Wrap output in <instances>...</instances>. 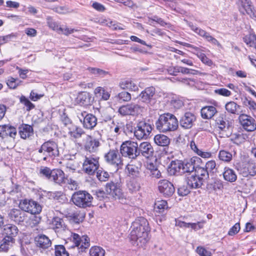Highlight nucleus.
<instances>
[{
    "label": "nucleus",
    "mask_w": 256,
    "mask_h": 256,
    "mask_svg": "<svg viewBox=\"0 0 256 256\" xmlns=\"http://www.w3.org/2000/svg\"><path fill=\"white\" fill-rule=\"evenodd\" d=\"M130 240L139 247L144 246L149 240L150 228L146 219L139 217L132 224Z\"/></svg>",
    "instance_id": "1"
},
{
    "label": "nucleus",
    "mask_w": 256,
    "mask_h": 256,
    "mask_svg": "<svg viewBox=\"0 0 256 256\" xmlns=\"http://www.w3.org/2000/svg\"><path fill=\"white\" fill-rule=\"evenodd\" d=\"M155 125L159 132L166 133L176 130L178 126V122L174 114L167 112L159 116Z\"/></svg>",
    "instance_id": "2"
},
{
    "label": "nucleus",
    "mask_w": 256,
    "mask_h": 256,
    "mask_svg": "<svg viewBox=\"0 0 256 256\" xmlns=\"http://www.w3.org/2000/svg\"><path fill=\"white\" fill-rule=\"evenodd\" d=\"M40 154L39 162L47 161L49 158H54L58 156L60 152L58 144L52 140L44 142L38 150Z\"/></svg>",
    "instance_id": "3"
},
{
    "label": "nucleus",
    "mask_w": 256,
    "mask_h": 256,
    "mask_svg": "<svg viewBox=\"0 0 256 256\" xmlns=\"http://www.w3.org/2000/svg\"><path fill=\"white\" fill-rule=\"evenodd\" d=\"M93 198L86 190H78L74 192L71 198V202L80 208L90 207L92 204Z\"/></svg>",
    "instance_id": "4"
},
{
    "label": "nucleus",
    "mask_w": 256,
    "mask_h": 256,
    "mask_svg": "<svg viewBox=\"0 0 256 256\" xmlns=\"http://www.w3.org/2000/svg\"><path fill=\"white\" fill-rule=\"evenodd\" d=\"M152 130V126L148 121L145 120H139L134 128V135L138 140H146Z\"/></svg>",
    "instance_id": "5"
},
{
    "label": "nucleus",
    "mask_w": 256,
    "mask_h": 256,
    "mask_svg": "<svg viewBox=\"0 0 256 256\" xmlns=\"http://www.w3.org/2000/svg\"><path fill=\"white\" fill-rule=\"evenodd\" d=\"M52 226L55 232L60 237L68 238L72 234L65 224L62 218L56 216L52 220Z\"/></svg>",
    "instance_id": "6"
},
{
    "label": "nucleus",
    "mask_w": 256,
    "mask_h": 256,
    "mask_svg": "<svg viewBox=\"0 0 256 256\" xmlns=\"http://www.w3.org/2000/svg\"><path fill=\"white\" fill-rule=\"evenodd\" d=\"M138 148V144L137 142L127 140L123 142L122 144L120 152L122 156L134 159L137 157Z\"/></svg>",
    "instance_id": "7"
},
{
    "label": "nucleus",
    "mask_w": 256,
    "mask_h": 256,
    "mask_svg": "<svg viewBox=\"0 0 256 256\" xmlns=\"http://www.w3.org/2000/svg\"><path fill=\"white\" fill-rule=\"evenodd\" d=\"M79 144L83 147L86 151L94 153L98 151L100 143L98 139L86 134L83 137L82 142Z\"/></svg>",
    "instance_id": "8"
},
{
    "label": "nucleus",
    "mask_w": 256,
    "mask_h": 256,
    "mask_svg": "<svg viewBox=\"0 0 256 256\" xmlns=\"http://www.w3.org/2000/svg\"><path fill=\"white\" fill-rule=\"evenodd\" d=\"M99 158L98 156H86L82 164V170L88 175H93L98 170Z\"/></svg>",
    "instance_id": "9"
},
{
    "label": "nucleus",
    "mask_w": 256,
    "mask_h": 256,
    "mask_svg": "<svg viewBox=\"0 0 256 256\" xmlns=\"http://www.w3.org/2000/svg\"><path fill=\"white\" fill-rule=\"evenodd\" d=\"M77 116L86 129L92 130L97 124V118L94 114H88L86 111L78 112Z\"/></svg>",
    "instance_id": "10"
},
{
    "label": "nucleus",
    "mask_w": 256,
    "mask_h": 256,
    "mask_svg": "<svg viewBox=\"0 0 256 256\" xmlns=\"http://www.w3.org/2000/svg\"><path fill=\"white\" fill-rule=\"evenodd\" d=\"M155 93L156 90L154 87H148L139 94V100L142 102L146 104L148 106H152L156 102V99L154 98Z\"/></svg>",
    "instance_id": "11"
},
{
    "label": "nucleus",
    "mask_w": 256,
    "mask_h": 256,
    "mask_svg": "<svg viewBox=\"0 0 256 256\" xmlns=\"http://www.w3.org/2000/svg\"><path fill=\"white\" fill-rule=\"evenodd\" d=\"M144 108L138 104L130 103L120 107L118 112L122 116L138 115L143 110Z\"/></svg>",
    "instance_id": "12"
},
{
    "label": "nucleus",
    "mask_w": 256,
    "mask_h": 256,
    "mask_svg": "<svg viewBox=\"0 0 256 256\" xmlns=\"http://www.w3.org/2000/svg\"><path fill=\"white\" fill-rule=\"evenodd\" d=\"M20 208L23 211L32 214H39L42 211L41 206L32 200H24L20 203Z\"/></svg>",
    "instance_id": "13"
},
{
    "label": "nucleus",
    "mask_w": 256,
    "mask_h": 256,
    "mask_svg": "<svg viewBox=\"0 0 256 256\" xmlns=\"http://www.w3.org/2000/svg\"><path fill=\"white\" fill-rule=\"evenodd\" d=\"M238 120L242 128L246 131L251 132L256 130V122L252 116L241 114L238 117Z\"/></svg>",
    "instance_id": "14"
},
{
    "label": "nucleus",
    "mask_w": 256,
    "mask_h": 256,
    "mask_svg": "<svg viewBox=\"0 0 256 256\" xmlns=\"http://www.w3.org/2000/svg\"><path fill=\"white\" fill-rule=\"evenodd\" d=\"M106 190L114 198L120 199L124 197V194L121 188V184L118 182H110L106 184Z\"/></svg>",
    "instance_id": "15"
},
{
    "label": "nucleus",
    "mask_w": 256,
    "mask_h": 256,
    "mask_svg": "<svg viewBox=\"0 0 256 256\" xmlns=\"http://www.w3.org/2000/svg\"><path fill=\"white\" fill-rule=\"evenodd\" d=\"M158 188L160 192L165 197L171 196L175 191L172 184L166 180H162L158 182Z\"/></svg>",
    "instance_id": "16"
},
{
    "label": "nucleus",
    "mask_w": 256,
    "mask_h": 256,
    "mask_svg": "<svg viewBox=\"0 0 256 256\" xmlns=\"http://www.w3.org/2000/svg\"><path fill=\"white\" fill-rule=\"evenodd\" d=\"M154 154V149L152 145L148 142H141L137 150V157L140 155L146 158H149L153 156Z\"/></svg>",
    "instance_id": "17"
},
{
    "label": "nucleus",
    "mask_w": 256,
    "mask_h": 256,
    "mask_svg": "<svg viewBox=\"0 0 256 256\" xmlns=\"http://www.w3.org/2000/svg\"><path fill=\"white\" fill-rule=\"evenodd\" d=\"M104 158L108 163L118 168L122 164L120 155L117 150H110L105 154Z\"/></svg>",
    "instance_id": "18"
},
{
    "label": "nucleus",
    "mask_w": 256,
    "mask_h": 256,
    "mask_svg": "<svg viewBox=\"0 0 256 256\" xmlns=\"http://www.w3.org/2000/svg\"><path fill=\"white\" fill-rule=\"evenodd\" d=\"M196 116L190 112H186L180 118V126L184 129L191 128L196 121Z\"/></svg>",
    "instance_id": "19"
},
{
    "label": "nucleus",
    "mask_w": 256,
    "mask_h": 256,
    "mask_svg": "<svg viewBox=\"0 0 256 256\" xmlns=\"http://www.w3.org/2000/svg\"><path fill=\"white\" fill-rule=\"evenodd\" d=\"M240 10L243 14L246 13L252 18H256L255 11L250 0H239Z\"/></svg>",
    "instance_id": "20"
},
{
    "label": "nucleus",
    "mask_w": 256,
    "mask_h": 256,
    "mask_svg": "<svg viewBox=\"0 0 256 256\" xmlns=\"http://www.w3.org/2000/svg\"><path fill=\"white\" fill-rule=\"evenodd\" d=\"M68 180V176L60 168L52 169L50 180L59 185L65 184Z\"/></svg>",
    "instance_id": "21"
},
{
    "label": "nucleus",
    "mask_w": 256,
    "mask_h": 256,
    "mask_svg": "<svg viewBox=\"0 0 256 256\" xmlns=\"http://www.w3.org/2000/svg\"><path fill=\"white\" fill-rule=\"evenodd\" d=\"M238 170L243 177L250 178L256 174V166L254 163H248L240 166Z\"/></svg>",
    "instance_id": "22"
},
{
    "label": "nucleus",
    "mask_w": 256,
    "mask_h": 256,
    "mask_svg": "<svg viewBox=\"0 0 256 256\" xmlns=\"http://www.w3.org/2000/svg\"><path fill=\"white\" fill-rule=\"evenodd\" d=\"M94 98L88 92H82L78 94L75 98V102L80 106H88L92 104Z\"/></svg>",
    "instance_id": "23"
},
{
    "label": "nucleus",
    "mask_w": 256,
    "mask_h": 256,
    "mask_svg": "<svg viewBox=\"0 0 256 256\" xmlns=\"http://www.w3.org/2000/svg\"><path fill=\"white\" fill-rule=\"evenodd\" d=\"M71 237L76 246H78L82 250L86 249L89 247L90 238L88 236H83L82 238H80L78 234L72 233Z\"/></svg>",
    "instance_id": "24"
},
{
    "label": "nucleus",
    "mask_w": 256,
    "mask_h": 256,
    "mask_svg": "<svg viewBox=\"0 0 256 256\" xmlns=\"http://www.w3.org/2000/svg\"><path fill=\"white\" fill-rule=\"evenodd\" d=\"M18 232V227L13 224H8L4 225L3 228L2 234L4 237L8 238L12 240H15Z\"/></svg>",
    "instance_id": "25"
},
{
    "label": "nucleus",
    "mask_w": 256,
    "mask_h": 256,
    "mask_svg": "<svg viewBox=\"0 0 256 256\" xmlns=\"http://www.w3.org/2000/svg\"><path fill=\"white\" fill-rule=\"evenodd\" d=\"M200 159L197 156H194L188 160H186L182 162V173H191L195 170L196 167V162H198Z\"/></svg>",
    "instance_id": "26"
},
{
    "label": "nucleus",
    "mask_w": 256,
    "mask_h": 256,
    "mask_svg": "<svg viewBox=\"0 0 256 256\" xmlns=\"http://www.w3.org/2000/svg\"><path fill=\"white\" fill-rule=\"evenodd\" d=\"M17 134L16 128L8 125L0 126V137L2 138L9 136L14 138Z\"/></svg>",
    "instance_id": "27"
},
{
    "label": "nucleus",
    "mask_w": 256,
    "mask_h": 256,
    "mask_svg": "<svg viewBox=\"0 0 256 256\" xmlns=\"http://www.w3.org/2000/svg\"><path fill=\"white\" fill-rule=\"evenodd\" d=\"M68 134L72 140H76L86 135L84 130L80 127L72 126L68 128Z\"/></svg>",
    "instance_id": "28"
},
{
    "label": "nucleus",
    "mask_w": 256,
    "mask_h": 256,
    "mask_svg": "<svg viewBox=\"0 0 256 256\" xmlns=\"http://www.w3.org/2000/svg\"><path fill=\"white\" fill-rule=\"evenodd\" d=\"M25 212L22 209L13 208L8 214L10 218L16 222H20L24 221Z\"/></svg>",
    "instance_id": "29"
},
{
    "label": "nucleus",
    "mask_w": 256,
    "mask_h": 256,
    "mask_svg": "<svg viewBox=\"0 0 256 256\" xmlns=\"http://www.w3.org/2000/svg\"><path fill=\"white\" fill-rule=\"evenodd\" d=\"M18 133L22 138L26 139L34 134V130L31 126L22 124L18 128Z\"/></svg>",
    "instance_id": "30"
},
{
    "label": "nucleus",
    "mask_w": 256,
    "mask_h": 256,
    "mask_svg": "<svg viewBox=\"0 0 256 256\" xmlns=\"http://www.w3.org/2000/svg\"><path fill=\"white\" fill-rule=\"evenodd\" d=\"M186 182L189 187L192 188H200L204 184V182L194 174H190L187 177Z\"/></svg>",
    "instance_id": "31"
},
{
    "label": "nucleus",
    "mask_w": 256,
    "mask_h": 256,
    "mask_svg": "<svg viewBox=\"0 0 256 256\" xmlns=\"http://www.w3.org/2000/svg\"><path fill=\"white\" fill-rule=\"evenodd\" d=\"M35 242L37 246L42 248H47L51 244V242L45 235H39L35 238Z\"/></svg>",
    "instance_id": "32"
},
{
    "label": "nucleus",
    "mask_w": 256,
    "mask_h": 256,
    "mask_svg": "<svg viewBox=\"0 0 256 256\" xmlns=\"http://www.w3.org/2000/svg\"><path fill=\"white\" fill-rule=\"evenodd\" d=\"M222 175L224 180L230 182H235L237 180V175L235 171L228 167L224 168Z\"/></svg>",
    "instance_id": "33"
},
{
    "label": "nucleus",
    "mask_w": 256,
    "mask_h": 256,
    "mask_svg": "<svg viewBox=\"0 0 256 256\" xmlns=\"http://www.w3.org/2000/svg\"><path fill=\"white\" fill-rule=\"evenodd\" d=\"M119 86L122 89L128 90L130 91H137L138 90V86L132 80L128 79H123L119 83Z\"/></svg>",
    "instance_id": "34"
},
{
    "label": "nucleus",
    "mask_w": 256,
    "mask_h": 256,
    "mask_svg": "<svg viewBox=\"0 0 256 256\" xmlns=\"http://www.w3.org/2000/svg\"><path fill=\"white\" fill-rule=\"evenodd\" d=\"M182 162L180 160L172 161L168 167V172L170 174H182Z\"/></svg>",
    "instance_id": "35"
},
{
    "label": "nucleus",
    "mask_w": 256,
    "mask_h": 256,
    "mask_svg": "<svg viewBox=\"0 0 256 256\" xmlns=\"http://www.w3.org/2000/svg\"><path fill=\"white\" fill-rule=\"evenodd\" d=\"M217 112L216 109L214 106H206L201 110V115L203 118L210 119Z\"/></svg>",
    "instance_id": "36"
},
{
    "label": "nucleus",
    "mask_w": 256,
    "mask_h": 256,
    "mask_svg": "<svg viewBox=\"0 0 256 256\" xmlns=\"http://www.w3.org/2000/svg\"><path fill=\"white\" fill-rule=\"evenodd\" d=\"M154 142L156 144L160 146H168L170 144V138L166 135L158 134L154 136Z\"/></svg>",
    "instance_id": "37"
},
{
    "label": "nucleus",
    "mask_w": 256,
    "mask_h": 256,
    "mask_svg": "<svg viewBox=\"0 0 256 256\" xmlns=\"http://www.w3.org/2000/svg\"><path fill=\"white\" fill-rule=\"evenodd\" d=\"M126 169L130 176L133 178H138L140 174L141 164H139L138 166L128 164L126 166Z\"/></svg>",
    "instance_id": "38"
},
{
    "label": "nucleus",
    "mask_w": 256,
    "mask_h": 256,
    "mask_svg": "<svg viewBox=\"0 0 256 256\" xmlns=\"http://www.w3.org/2000/svg\"><path fill=\"white\" fill-rule=\"evenodd\" d=\"M15 242V240H12L8 238L4 237L0 242V252H8L10 248L12 247Z\"/></svg>",
    "instance_id": "39"
},
{
    "label": "nucleus",
    "mask_w": 256,
    "mask_h": 256,
    "mask_svg": "<svg viewBox=\"0 0 256 256\" xmlns=\"http://www.w3.org/2000/svg\"><path fill=\"white\" fill-rule=\"evenodd\" d=\"M194 174L197 176L199 177L202 182H205L209 178L210 174L207 172L206 169L204 167L196 166Z\"/></svg>",
    "instance_id": "40"
},
{
    "label": "nucleus",
    "mask_w": 256,
    "mask_h": 256,
    "mask_svg": "<svg viewBox=\"0 0 256 256\" xmlns=\"http://www.w3.org/2000/svg\"><path fill=\"white\" fill-rule=\"evenodd\" d=\"M243 104L252 112L256 111V102L250 97L245 96L242 98Z\"/></svg>",
    "instance_id": "41"
},
{
    "label": "nucleus",
    "mask_w": 256,
    "mask_h": 256,
    "mask_svg": "<svg viewBox=\"0 0 256 256\" xmlns=\"http://www.w3.org/2000/svg\"><path fill=\"white\" fill-rule=\"evenodd\" d=\"M87 70L90 74L101 78L104 77L108 74V72L97 68L88 67Z\"/></svg>",
    "instance_id": "42"
},
{
    "label": "nucleus",
    "mask_w": 256,
    "mask_h": 256,
    "mask_svg": "<svg viewBox=\"0 0 256 256\" xmlns=\"http://www.w3.org/2000/svg\"><path fill=\"white\" fill-rule=\"evenodd\" d=\"M216 122L218 128L222 130H224L227 128H228L229 124L228 121L224 118L223 115L218 116L216 120Z\"/></svg>",
    "instance_id": "43"
},
{
    "label": "nucleus",
    "mask_w": 256,
    "mask_h": 256,
    "mask_svg": "<svg viewBox=\"0 0 256 256\" xmlns=\"http://www.w3.org/2000/svg\"><path fill=\"white\" fill-rule=\"evenodd\" d=\"M218 158L220 160L229 162L232 160V155L228 151L220 150L218 152Z\"/></svg>",
    "instance_id": "44"
},
{
    "label": "nucleus",
    "mask_w": 256,
    "mask_h": 256,
    "mask_svg": "<svg viewBox=\"0 0 256 256\" xmlns=\"http://www.w3.org/2000/svg\"><path fill=\"white\" fill-rule=\"evenodd\" d=\"M52 170L47 166H41L40 168L38 174L40 177L44 178L49 180L51 177Z\"/></svg>",
    "instance_id": "45"
},
{
    "label": "nucleus",
    "mask_w": 256,
    "mask_h": 256,
    "mask_svg": "<svg viewBox=\"0 0 256 256\" xmlns=\"http://www.w3.org/2000/svg\"><path fill=\"white\" fill-rule=\"evenodd\" d=\"M168 208V203L164 200H158L154 204V210L158 213L162 212L164 210Z\"/></svg>",
    "instance_id": "46"
},
{
    "label": "nucleus",
    "mask_w": 256,
    "mask_h": 256,
    "mask_svg": "<svg viewBox=\"0 0 256 256\" xmlns=\"http://www.w3.org/2000/svg\"><path fill=\"white\" fill-rule=\"evenodd\" d=\"M96 178L100 182H106L108 180L110 174L102 168H100L96 171Z\"/></svg>",
    "instance_id": "47"
},
{
    "label": "nucleus",
    "mask_w": 256,
    "mask_h": 256,
    "mask_svg": "<svg viewBox=\"0 0 256 256\" xmlns=\"http://www.w3.org/2000/svg\"><path fill=\"white\" fill-rule=\"evenodd\" d=\"M90 256H104L105 250L100 246H92L90 250Z\"/></svg>",
    "instance_id": "48"
},
{
    "label": "nucleus",
    "mask_w": 256,
    "mask_h": 256,
    "mask_svg": "<svg viewBox=\"0 0 256 256\" xmlns=\"http://www.w3.org/2000/svg\"><path fill=\"white\" fill-rule=\"evenodd\" d=\"M205 168L206 169L210 175L214 174L216 172V164L214 160H210L205 165Z\"/></svg>",
    "instance_id": "49"
},
{
    "label": "nucleus",
    "mask_w": 256,
    "mask_h": 256,
    "mask_svg": "<svg viewBox=\"0 0 256 256\" xmlns=\"http://www.w3.org/2000/svg\"><path fill=\"white\" fill-rule=\"evenodd\" d=\"M116 98L120 102H128L132 98L131 94L127 92H120L116 96Z\"/></svg>",
    "instance_id": "50"
},
{
    "label": "nucleus",
    "mask_w": 256,
    "mask_h": 256,
    "mask_svg": "<svg viewBox=\"0 0 256 256\" xmlns=\"http://www.w3.org/2000/svg\"><path fill=\"white\" fill-rule=\"evenodd\" d=\"M55 256H70L65 247L62 245L55 246Z\"/></svg>",
    "instance_id": "51"
},
{
    "label": "nucleus",
    "mask_w": 256,
    "mask_h": 256,
    "mask_svg": "<svg viewBox=\"0 0 256 256\" xmlns=\"http://www.w3.org/2000/svg\"><path fill=\"white\" fill-rule=\"evenodd\" d=\"M128 187L132 192L138 191L140 188V183L136 180H132L128 184Z\"/></svg>",
    "instance_id": "52"
},
{
    "label": "nucleus",
    "mask_w": 256,
    "mask_h": 256,
    "mask_svg": "<svg viewBox=\"0 0 256 256\" xmlns=\"http://www.w3.org/2000/svg\"><path fill=\"white\" fill-rule=\"evenodd\" d=\"M239 107L234 102H230L226 104L225 108L228 112L235 114L236 112L237 108Z\"/></svg>",
    "instance_id": "53"
},
{
    "label": "nucleus",
    "mask_w": 256,
    "mask_h": 256,
    "mask_svg": "<svg viewBox=\"0 0 256 256\" xmlns=\"http://www.w3.org/2000/svg\"><path fill=\"white\" fill-rule=\"evenodd\" d=\"M20 102L26 107V110L30 111L34 108V105L29 100L24 96H22L20 98Z\"/></svg>",
    "instance_id": "54"
},
{
    "label": "nucleus",
    "mask_w": 256,
    "mask_h": 256,
    "mask_svg": "<svg viewBox=\"0 0 256 256\" xmlns=\"http://www.w3.org/2000/svg\"><path fill=\"white\" fill-rule=\"evenodd\" d=\"M70 220L75 223H79L83 220L84 215L82 214L74 212L69 216Z\"/></svg>",
    "instance_id": "55"
},
{
    "label": "nucleus",
    "mask_w": 256,
    "mask_h": 256,
    "mask_svg": "<svg viewBox=\"0 0 256 256\" xmlns=\"http://www.w3.org/2000/svg\"><path fill=\"white\" fill-rule=\"evenodd\" d=\"M170 102L176 108H180L183 106V102L176 96H173L170 100Z\"/></svg>",
    "instance_id": "56"
},
{
    "label": "nucleus",
    "mask_w": 256,
    "mask_h": 256,
    "mask_svg": "<svg viewBox=\"0 0 256 256\" xmlns=\"http://www.w3.org/2000/svg\"><path fill=\"white\" fill-rule=\"evenodd\" d=\"M46 20L48 26L58 32L60 30V26L50 17H48Z\"/></svg>",
    "instance_id": "57"
},
{
    "label": "nucleus",
    "mask_w": 256,
    "mask_h": 256,
    "mask_svg": "<svg viewBox=\"0 0 256 256\" xmlns=\"http://www.w3.org/2000/svg\"><path fill=\"white\" fill-rule=\"evenodd\" d=\"M196 55L203 63L208 66H210L212 64V61L207 58L205 54L202 52V50L196 53Z\"/></svg>",
    "instance_id": "58"
},
{
    "label": "nucleus",
    "mask_w": 256,
    "mask_h": 256,
    "mask_svg": "<svg viewBox=\"0 0 256 256\" xmlns=\"http://www.w3.org/2000/svg\"><path fill=\"white\" fill-rule=\"evenodd\" d=\"M66 168L74 171L76 170L78 166V162L74 159L70 158L66 162Z\"/></svg>",
    "instance_id": "59"
},
{
    "label": "nucleus",
    "mask_w": 256,
    "mask_h": 256,
    "mask_svg": "<svg viewBox=\"0 0 256 256\" xmlns=\"http://www.w3.org/2000/svg\"><path fill=\"white\" fill-rule=\"evenodd\" d=\"M196 252L200 256H212V252L202 246H198L196 248Z\"/></svg>",
    "instance_id": "60"
},
{
    "label": "nucleus",
    "mask_w": 256,
    "mask_h": 256,
    "mask_svg": "<svg viewBox=\"0 0 256 256\" xmlns=\"http://www.w3.org/2000/svg\"><path fill=\"white\" fill-rule=\"evenodd\" d=\"M18 82L19 80L18 79H15L10 77L7 80L6 84L10 88L14 89L18 85Z\"/></svg>",
    "instance_id": "61"
},
{
    "label": "nucleus",
    "mask_w": 256,
    "mask_h": 256,
    "mask_svg": "<svg viewBox=\"0 0 256 256\" xmlns=\"http://www.w3.org/2000/svg\"><path fill=\"white\" fill-rule=\"evenodd\" d=\"M190 192V188L186 186H180L178 188V193L179 196H185L188 195Z\"/></svg>",
    "instance_id": "62"
},
{
    "label": "nucleus",
    "mask_w": 256,
    "mask_h": 256,
    "mask_svg": "<svg viewBox=\"0 0 256 256\" xmlns=\"http://www.w3.org/2000/svg\"><path fill=\"white\" fill-rule=\"evenodd\" d=\"M214 92L216 94H218L220 96H229L231 95L232 93L230 91L225 88H221L219 89H216L214 90Z\"/></svg>",
    "instance_id": "63"
},
{
    "label": "nucleus",
    "mask_w": 256,
    "mask_h": 256,
    "mask_svg": "<svg viewBox=\"0 0 256 256\" xmlns=\"http://www.w3.org/2000/svg\"><path fill=\"white\" fill-rule=\"evenodd\" d=\"M240 227L239 223H236L232 228H230L228 232V234L232 236L236 234L240 230Z\"/></svg>",
    "instance_id": "64"
}]
</instances>
